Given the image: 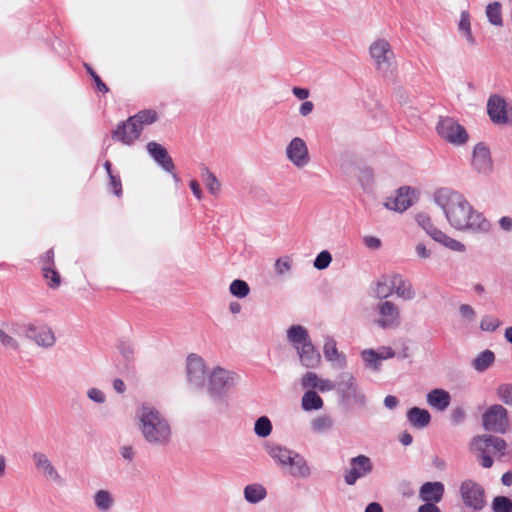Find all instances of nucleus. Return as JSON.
Instances as JSON below:
<instances>
[{"instance_id": "42", "label": "nucleus", "mask_w": 512, "mask_h": 512, "mask_svg": "<svg viewBox=\"0 0 512 512\" xmlns=\"http://www.w3.org/2000/svg\"><path fill=\"white\" fill-rule=\"evenodd\" d=\"M130 118L134 120L135 124L140 125V130L142 131L144 126L151 125L156 122L158 115L154 110H143Z\"/></svg>"}, {"instance_id": "14", "label": "nucleus", "mask_w": 512, "mask_h": 512, "mask_svg": "<svg viewBox=\"0 0 512 512\" xmlns=\"http://www.w3.org/2000/svg\"><path fill=\"white\" fill-rule=\"evenodd\" d=\"M336 388L341 396L347 401H354L357 403H364L365 401V395L360 390L355 377L349 372H343L339 375Z\"/></svg>"}, {"instance_id": "34", "label": "nucleus", "mask_w": 512, "mask_h": 512, "mask_svg": "<svg viewBox=\"0 0 512 512\" xmlns=\"http://www.w3.org/2000/svg\"><path fill=\"white\" fill-rule=\"evenodd\" d=\"M458 31L460 36L465 40V42L470 46L474 47L477 45L476 38L472 33L471 28V18L470 14L467 11H463L460 14V19L458 22Z\"/></svg>"}, {"instance_id": "20", "label": "nucleus", "mask_w": 512, "mask_h": 512, "mask_svg": "<svg viewBox=\"0 0 512 512\" xmlns=\"http://www.w3.org/2000/svg\"><path fill=\"white\" fill-rule=\"evenodd\" d=\"M418 193L411 187H401L397 190L396 195L390 198L385 206L396 212H404L417 200Z\"/></svg>"}, {"instance_id": "36", "label": "nucleus", "mask_w": 512, "mask_h": 512, "mask_svg": "<svg viewBox=\"0 0 512 512\" xmlns=\"http://www.w3.org/2000/svg\"><path fill=\"white\" fill-rule=\"evenodd\" d=\"M93 502L97 510L100 512H109L115 504L113 494L105 489L98 490L94 494Z\"/></svg>"}, {"instance_id": "61", "label": "nucleus", "mask_w": 512, "mask_h": 512, "mask_svg": "<svg viewBox=\"0 0 512 512\" xmlns=\"http://www.w3.org/2000/svg\"><path fill=\"white\" fill-rule=\"evenodd\" d=\"M292 93L299 100H306L310 95V91L308 89L301 87H294L292 89Z\"/></svg>"}, {"instance_id": "52", "label": "nucleus", "mask_w": 512, "mask_h": 512, "mask_svg": "<svg viewBox=\"0 0 512 512\" xmlns=\"http://www.w3.org/2000/svg\"><path fill=\"white\" fill-rule=\"evenodd\" d=\"M498 398L506 405L512 406V384H503L497 388Z\"/></svg>"}, {"instance_id": "45", "label": "nucleus", "mask_w": 512, "mask_h": 512, "mask_svg": "<svg viewBox=\"0 0 512 512\" xmlns=\"http://www.w3.org/2000/svg\"><path fill=\"white\" fill-rule=\"evenodd\" d=\"M43 277L46 280L47 285L51 289H57L61 285V277L60 274L50 266L43 267Z\"/></svg>"}, {"instance_id": "35", "label": "nucleus", "mask_w": 512, "mask_h": 512, "mask_svg": "<svg viewBox=\"0 0 512 512\" xmlns=\"http://www.w3.org/2000/svg\"><path fill=\"white\" fill-rule=\"evenodd\" d=\"M407 419L413 427L421 429L429 425L431 415L426 409L413 407L408 410Z\"/></svg>"}, {"instance_id": "18", "label": "nucleus", "mask_w": 512, "mask_h": 512, "mask_svg": "<svg viewBox=\"0 0 512 512\" xmlns=\"http://www.w3.org/2000/svg\"><path fill=\"white\" fill-rule=\"evenodd\" d=\"M490 446V435L488 434L475 436L470 442V451L476 455L484 468H491L493 465Z\"/></svg>"}, {"instance_id": "1", "label": "nucleus", "mask_w": 512, "mask_h": 512, "mask_svg": "<svg viewBox=\"0 0 512 512\" xmlns=\"http://www.w3.org/2000/svg\"><path fill=\"white\" fill-rule=\"evenodd\" d=\"M433 201L440 208L448 224L458 231L486 230L488 222L475 210L464 195L451 188L437 189Z\"/></svg>"}, {"instance_id": "17", "label": "nucleus", "mask_w": 512, "mask_h": 512, "mask_svg": "<svg viewBox=\"0 0 512 512\" xmlns=\"http://www.w3.org/2000/svg\"><path fill=\"white\" fill-rule=\"evenodd\" d=\"M487 112L495 124L512 123V109H507L506 102L500 96H491L487 103Z\"/></svg>"}, {"instance_id": "46", "label": "nucleus", "mask_w": 512, "mask_h": 512, "mask_svg": "<svg viewBox=\"0 0 512 512\" xmlns=\"http://www.w3.org/2000/svg\"><path fill=\"white\" fill-rule=\"evenodd\" d=\"M493 512H512V501L506 496H497L492 501Z\"/></svg>"}, {"instance_id": "56", "label": "nucleus", "mask_w": 512, "mask_h": 512, "mask_svg": "<svg viewBox=\"0 0 512 512\" xmlns=\"http://www.w3.org/2000/svg\"><path fill=\"white\" fill-rule=\"evenodd\" d=\"M415 252L418 258L421 260H426L432 255V251L422 242L416 244Z\"/></svg>"}, {"instance_id": "5", "label": "nucleus", "mask_w": 512, "mask_h": 512, "mask_svg": "<svg viewBox=\"0 0 512 512\" xmlns=\"http://www.w3.org/2000/svg\"><path fill=\"white\" fill-rule=\"evenodd\" d=\"M207 379V394L213 401H220L227 391L237 385L239 375L218 366L208 373Z\"/></svg>"}, {"instance_id": "28", "label": "nucleus", "mask_w": 512, "mask_h": 512, "mask_svg": "<svg viewBox=\"0 0 512 512\" xmlns=\"http://www.w3.org/2000/svg\"><path fill=\"white\" fill-rule=\"evenodd\" d=\"M146 149L150 156L158 163L165 171L172 172L175 169L171 157L168 155L167 150L156 142H149Z\"/></svg>"}, {"instance_id": "57", "label": "nucleus", "mask_w": 512, "mask_h": 512, "mask_svg": "<svg viewBox=\"0 0 512 512\" xmlns=\"http://www.w3.org/2000/svg\"><path fill=\"white\" fill-rule=\"evenodd\" d=\"M363 242L367 248L373 249V250L379 249L382 245L381 240L375 236H365L363 238Z\"/></svg>"}, {"instance_id": "2", "label": "nucleus", "mask_w": 512, "mask_h": 512, "mask_svg": "<svg viewBox=\"0 0 512 512\" xmlns=\"http://www.w3.org/2000/svg\"><path fill=\"white\" fill-rule=\"evenodd\" d=\"M135 420L142 439L154 448H165L172 443L173 428L168 417L150 402H142L135 412Z\"/></svg>"}, {"instance_id": "7", "label": "nucleus", "mask_w": 512, "mask_h": 512, "mask_svg": "<svg viewBox=\"0 0 512 512\" xmlns=\"http://www.w3.org/2000/svg\"><path fill=\"white\" fill-rule=\"evenodd\" d=\"M373 324L382 330H395L402 324L400 307L391 300L379 301L373 309Z\"/></svg>"}, {"instance_id": "60", "label": "nucleus", "mask_w": 512, "mask_h": 512, "mask_svg": "<svg viewBox=\"0 0 512 512\" xmlns=\"http://www.w3.org/2000/svg\"><path fill=\"white\" fill-rule=\"evenodd\" d=\"M88 72L93 77L99 91L106 93L108 91L107 86L101 81L100 77L90 68L87 67Z\"/></svg>"}, {"instance_id": "31", "label": "nucleus", "mask_w": 512, "mask_h": 512, "mask_svg": "<svg viewBox=\"0 0 512 512\" xmlns=\"http://www.w3.org/2000/svg\"><path fill=\"white\" fill-rule=\"evenodd\" d=\"M393 294L403 301H411L416 297L412 283L400 274L395 276Z\"/></svg>"}, {"instance_id": "8", "label": "nucleus", "mask_w": 512, "mask_h": 512, "mask_svg": "<svg viewBox=\"0 0 512 512\" xmlns=\"http://www.w3.org/2000/svg\"><path fill=\"white\" fill-rule=\"evenodd\" d=\"M459 494L463 505L472 512H480L486 506L485 490L474 480L462 481L459 486Z\"/></svg>"}, {"instance_id": "37", "label": "nucleus", "mask_w": 512, "mask_h": 512, "mask_svg": "<svg viewBox=\"0 0 512 512\" xmlns=\"http://www.w3.org/2000/svg\"><path fill=\"white\" fill-rule=\"evenodd\" d=\"M310 427L313 433L324 434L333 429L334 420L328 414H321L311 420Z\"/></svg>"}, {"instance_id": "62", "label": "nucleus", "mask_w": 512, "mask_h": 512, "mask_svg": "<svg viewBox=\"0 0 512 512\" xmlns=\"http://www.w3.org/2000/svg\"><path fill=\"white\" fill-rule=\"evenodd\" d=\"M314 104L311 101H305L300 105L299 113L301 116H308L312 113Z\"/></svg>"}, {"instance_id": "27", "label": "nucleus", "mask_w": 512, "mask_h": 512, "mask_svg": "<svg viewBox=\"0 0 512 512\" xmlns=\"http://www.w3.org/2000/svg\"><path fill=\"white\" fill-rule=\"evenodd\" d=\"M445 487L442 482H425L419 490V498L425 503H438L442 500Z\"/></svg>"}, {"instance_id": "13", "label": "nucleus", "mask_w": 512, "mask_h": 512, "mask_svg": "<svg viewBox=\"0 0 512 512\" xmlns=\"http://www.w3.org/2000/svg\"><path fill=\"white\" fill-rule=\"evenodd\" d=\"M32 461L37 473L43 479L57 485L64 483L63 476L46 453L42 451L34 452L32 454Z\"/></svg>"}, {"instance_id": "30", "label": "nucleus", "mask_w": 512, "mask_h": 512, "mask_svg": "<svg viewBox=\"0 0 512 512\" xmlns=\"http://www.w3.org/2000/svg\"><path fill=\"white\" fill-rule=\"evenodd\" d=\"M296 351L299 356L300 362L306 368H316L319 366L321 362V356L319 352L315 349L312 342H309L306 345L304 344Z\"/></svg>"}, {"instance_id": "58", "label": "nucleus", "mask_w": 512, "mask_h": 512, "mask_svg": "<svg viewBox=\"0 0 512 512\" xmlns=\"http://www.w3.org/2000/svg\"><path fill=\"white\" fill-rule=\"evenodd\" d=\"M110 186L116 196H120L122 194V185L119 177L115 175H110Z\"/></svg>"}, {"instance_id": "12", "label": "nucleus", "mask_w": 512, "mask_h": 512, "mask_svg": "<svg viewBox=\"0 0 512 512\" xmlns=\"http://www.w3.org/2000/svg\"><path fill=\"white\" fill-rule=\"evenodd\" d=\"M285 157L298 170L306 168L311 157L307 143L301 137H293L285 148Z\"/></svg>"}, {"instance_id": "41", "label": "nucleus", "mask_w": 512, "mask_h": 512, "mask_svg": "<svg viewBox=\"0 0 512 512\" xmlns=\"http://www.w3.org/2000/svg\"><path fill=\"white\" fill-rule=\"evenodd\" d=\"M202 178L208 192L213 196H218L221 190V183L218 178L208 169L202 171Z\"/></svg>"}, {"instance_id": "48", "label": "nucleus", "mask_w": 512, "mask_h": 512, "mask_svg": "<svg viewBox=\"0 0 512 512\" xmlns=\"http://www.w3.org/2000/svg\"><path fill=\"white\" fill-rule=\"evenodd\" d=\"M0 345L4 349L11 350V351H17L20 348L19 342L13 336L9 335L1 328H0Z\"/></svg>"}, {"instance_id": "15", "label": "nucleus", "mask_w": 512, "mask_h": 512, "mask_svg": "<svg viewBox=\"0 0 512 512\" xmlns=\"http://www.w3.org/2000/svg\"><path fill=\"white\" fill-rule=\"evenodd\" d=\"M372 469L373 465L369 457L359 455L352 458L349 463V468L344 474L345 483L347 485H354L358 479L370 474Z\"/></svg>"}, {"instance_id": "24", "label": "nucleus", "mask_w": 512, "mask_h": 512, "mask_svg": "<svg viewBox=\"0 0 512 512\" xmlns=\"http://www.w3.org/2000/svg\"><path fill=\"white\" fill-rule=\"evenodd\" d=\"M396 273L384 274L375 280L370 286L371 296L380 301L388 300L393 294Z\"/></svg>"}, {"instance_id": "3", "label": "nucleus", "mask_w": 512, "mask_h": 512, "mask_svg": "<svg viewBox=\"0 0 512 512\" xmlns=\"http://www.w3.org/2000/svg\"><path fill=\"white\" fill-rule=\"evenodd\" d=\"M264 450L291 476L305 479L311 475L307 461L299 453L273 442H266Z\"/></svg>"}, {"instance_id": "54", "label": "nucleus", "mask_w": 512, "mask_h": 512, "mask_svg": "<svg viewBox=\"0 0 512 512\" xmlns=\"http://www.w3.org/2000/svg\"><path fill=\"white\" fill-rule=\"evenodd\" d=\"M87 397L92 402L97 403V404H104L106 402V395L99 388H95V387L89 388L87 390Z\"/></svg>"}, {"instance_id": "51", "label": "nucleus", "mask_w": 512, "mask_h": 512, "mask_svg": "<svg viewBox=\"0 0 512 512\" xmlns=\"http://www.w3.org/2000/svg\"><path fill=\"white\" fill-rule=\"evenodd\" d=\"M501 325V322L498 318L491 316V315H485L482 317L480 322V328L483 331L492 332L496 330Z\"/></svg>"}, {"instance_id": "23", "label": "nucleus", "mask_w": 512, "mask_h": 512, "mask_svg": "<svg viewBox=\"0 0 512 512\" xmlns=\"http://www.w3.org/2000/svg\"><path fill=\"white\" fill-rule=\"evenodd\" d=\"M394 356L395 352L391 347L388 346H383L378 350L364 349L361 352V358L365 366L374 371H378L380 369L382 360H387L393 358Z\"/></svg>"}, {"instance_id": "32", "label": "nucleus", "mask_w": 512, "mask_h": 512, "mask_svg": "<svg viewBox=\"0 0 512 512\" xmlns=\"http://www.w3.org/2000/svg\"><path fill=\"white\" fill-rule=\"evenodd\" d=\"M287 339L295 350L311 342L307 329L301 325L291 326L287 330Z\"/></svg>"}, {"instance_id": "64", "label": "nucleus", "mask_w": 512, "mask_h": 512, "mask_svg": "<svg viewBox=\"0 0 512 512\" xmlns=\"http://www.w3.org/2000/svg\"><path fill=\"white\" fill-rule=\"evenodd\" d=\"M418 512H441L440 509L433 503H424L419 506Z\"/></svg>"}, {"instance_id": "21", "label": "nucleus", "mask_w": 512, "mask_h": 512, "mask_svg": "<svg viewBox=\"0 0 512 512\" xmlns=\"http://www.w3.org/2000/svg\"><path fill=\"white\" fill-rule=\"evenodd\" d=\"M471 165L473 169L482 175H488L493 170V162L489 148L484 143L475 145L472 152Z\"/></svg>"}, {"instance_id": "26", "label": "nucleus", "mask_w": 512, "mask_h": 512, "mask_svg": "<svg viewBox=\"0 0 512 512\" xmlns=\"http://www.w3.org/2000/svg\"><path fill=\"white\" fill-rule=\"evenodd\" d=\"M324 357L333 367L343 369L347 365L346 356L337 349L336 342L331 337H326L323 345Z\"/></svg>"}, {"instance_id": "47", "label": "nucleus", "mask_w": 512, "mask_h": 512, "mask_svg": "<svg viewBox=\"0 0 512 512\" xmlns=\"http://www.w3.org/2000/svg\"><path fill=\"white\" fill-rule=\"evenodd\" d=\"M292 269V259L290 256H283L278 258L274 263V270L278 276L288 274Z\"/></svg>"}, {"instance_id": "33", "label": "nucleus", "mask_w": 512, "mask_h": 512, "mask_svg": "<svg viewBox=\"0 0 512 512\" xmlns=\"http://www.w3.org/2000/svg\"><path fill=\"white\" fill-rule=\"evenodd\" d=\"M243 496L249 504H258L267 497V489L260 483L248 484L243 489Z\"/></svg>"}, {"instance_id": "10", "label": "nucleus", "mask_w": 512, "mask_h": 512, "mask_svg": "<svg viewBox=\"0 0 512 512\" xmlns=\"http://www.w3.org/2000/svg\"><path fill=\"white\" fill-rule=\"evenodd\" d=\"M482 425L486 431L504 434L509 428L507 409L500 404L489 406L482 414Z\"/></svg>"}, {"instance_id": "4", "label": "nucleus", "mask_w": 512, "mask_h": 512, "mask_svg": "<svg viewBox=\"0 0 512 512\" xmlns=\"http://www.w3.org/2000/svg\"><path fill=\"white\" fill-rule=\"evenodd\" d=\"M368 55L375 70L381 74L389 73L395 65L393 47L385 37H376L371 41Z\"/></svg>"}, {"instance_id": "25", "label": "nucleus", "mask_w": 512, "mask_h": 512, "mask_svg": "<svg viewBox=\"0 0 512 512\" xmlns=\"http://www.w3.org/2000/svg\"><path fill=\"white\" fill-rule=\"evenodd\" d=\"M301 385L303 388H308L309 390H317L321 393L330 392L336 389V383L326 379L319 377L314 372H307L301 378Z\"/></svg>"}, {"instance_id": "59", "label": "nucleus", "mask_w": 512, "mask_h": 512, "mask_svg": "<svg viewBox=\"0 0 512 512\" xmlns=\"http://www.w3.org/2000/svg\"><path fill=\"white\" fill-rule=\"evenodd\" d=\"M190 189L197 200H202L203 192L199 183L196 180H191L189 183Z\"/></svg>"}, {"instance_id": "39", "label": "nucleus", "mask_w": 512, "mask_h": 512, "mask_svg": "<svg viewBox=\"0 0 512 512\" xmlns=\"http://www.w3.org/2000/svg\"><path fill=\"white\" fill-rule=\"evenodd\" d=\"M494 360V353L490 350H485L477 355L472 362V366L476 371L484 372L493 364Z\"/></svg>"}, {"instance_id": "16", "label": "nucleus", "mask_w": 512, "mask_h": 512, "mask_svg": "<svg viewBox=\"0 0 512 512\" xmlns=\"http://www.w3.org/2000/svg\"><path fill=\"white\" fill-rule=\"evenodd\" d=\"M186 376L189 384L202 387L206 376V365L202 357L190 354L186 359Z\"/></svg>"}, {"instance_id": "38", "label": "nucleus", "mask_w": 512, "mask_h": 512, "mask_svg": "<svg viewBox=\"0 0 512 512\" xmlns=\"http://www.w3.org/2000/svg\"><path fill=\"white\" fill-rule=\"evenodd\" d=\"M324 402L316 391H306L301 399V407L304 411L320 410L323 408Z\"/></svg>"}, {"instance_id": "9", "label": "nucleus", "mask_w": 512, "mask_h": 512, "mask_svg": "<svg viewBox=\"0 0 512 512\" xmlns=\"http://www.w3.org/2000/svg\"><path fill=\"white\" fill-rule=\"evenodd\" d=\"M436 131L443 140L453 146H462L469 139L466 129L451 117H441L436 125Z\"/></svg>"}, {"instance_id": "6", "label": "nucleus", "mask_w": 512, "mask_h": 512, "mask_svg": "<svg viewBox=\"0 0 512 512\" xmlns=\"http://www.w3.org/2000/svg\"><path fill=\"white\" fill-rule=\"evenodd\" d=\"M414 220L429 237L445 248L459 253L466 250V247L462 242L448 236L445 232L438 229L434 225L432 217L427 212H417L414 215Z\"/></svg>"}, {"instance_id": "44", "label": "nucleus", "mask_w": 512, "mask_h": 512, "mask_svg": "<svg viewBox=\"0 0 512 512\" xmlns=\"http://www.w3.org/2000/svg\"><path fill=\"white\" fill-rule=\"evenodd\" d=\"M272 432V423L267 416L259 417L254 424V433L260 438L268 437Z\"/></svg>"}, {"instance_id": "50", "label": "nucleus", "mask_w": 512, "mask_h": 512, "mask_svg": "<svg viewBox=\"0 0 512 512\" xmlns=\"http://www.w3.org/2000/svg\"><path fill=\"white\" fill-rule=\"evenodd\" d=\"M332 262V255L329 251H321L314 259L313 266L317 270H324L329 267Z\"/></svg>"}, {"instance_id": "29", "label": "nucleus", "mask_w": 512, "mask_h": 512, "mask_svg": "<svg viewBox=\"0 0 512 512\" xmlns=\"http://www.w3.org/2000/svg\"><path fill=\"white\" fill-rule=\"evenodd\" d=\"M426 402L432 409L445 411L450 405L451 396L448 391L435 388L427 393Z\"/></svg>"}, {"instance_id": "55", "label": "nucleus", "mask_w": 512, "mask_h": 512, "mask_svg": "<svg viewBox=\"0 0 512 512\" xmlns=\"http://www.w3.org/2000/svg\"><path fill=\"white\" fill-rule=\"evenodd\" d=\"M121 457L128 463H131L135 458V449L131 445H123L119 449Z\"/></svg>"}, {"instance_id": "11", "label": "nucleus", "mask_w": 512, "mask_h": 512, "mask_svg": "<svg viewBox=\"0 0 512 512\" xmlns=\"http://www.w3.org/2000/svg\"><path fill=\"white\" fill-rule=\"evenodd\" d=\"M24 336L41 348H51L56 343L53 329L44 323L29 322L22 326Z\"/></svg>"}, {"instance_id": "22", "label": "nucleus", "mask_w": 512, "mask_h": 512, "mask_svg": "<svg viewBox=\"0 0 512 512\" xmlns=\"http://www.w3.org/2000/svg\"><path fill=\"white\" fill-rule=\"evenodd\" d=\"M140 125L135 124L130 117L120 123L116 130L112 133V138L124 145H132L141 135Z\"/></svg>"}, {"instance_id": "40", "label": "nucleus", "mask_w": 512, "mask_h": 512, "mask_svg": "<svg viewBox=\"0 0 512 512\" xmlns=\"http://www.w3.org/2000/svg\"><path fill=\"white\" fill-rule=\"evenodd\" d=\"M486 17L490 24L501 27L503 25L502 6L499 2H492L486 6Z\"/></svg>"}, {"instance_id": "53", "label": "nucleus", "mask_w": 512, "mask_h": 512, "mask_svg": "<svg viewBox=\"0 0 512 512\" xmlns=\"http://www.w3.org/2000/svg\"><path fill=\"white\" fill-rule=\"evenodd\" d=\"M459 314L466 323H471L476 318V312L474 308L468 304H461L459 306Z\"/></svg>"}, {"instance_id": "49", "label": "nucleus", "mask_w": 512, "mask_h": 512, "mask_svg": "<svg viewBox=\"0 0 512 512\" xmlns=\"http://www.w3.org/2000/svg\"><path fill=\"white\" fill-rule=\"evenodd\" d=\"M491 455L504 456L507 449V443L504 439L490 435Z\"/></svg>"}, {"instance_id": "43", "label": "nucleus", "mask_w": 512, "mask_h": 512, "mask_svg": "<svg viewBox=\"0 0 512 512\" xmlns=\"http://www.w3.org/2000/svg\"><path fill=\"white\" fill-rule=\"evenodd\" d=\"M229 292L236 298H246L250 293V287L246 281L241 279L233 280L229 285Z\"/></svg>"}, {"instance_id": "19", "label": "nucleus", "mask_w": 512, "mask_h": 512, "mask_svg": "<svg viewBox=\"0 0 512 512\" xmlns=\"http://www.w3.org/2000/svg\"><path fill=\"white\" fill-rule=\"evenodd\" d=\"M490 446V435L488 434L475 436L470 442V451L476 455L484 468H491L493 465Z\"/></svg>"}, {"instance_id": "63", "label": "nucleus", "mask_w": 512, "mask_h": 512, "mask_svg": "<svg viewBox=\"0 0 512 512\" xmlns=\"http://www.w3.org/2000/svg\"><path fill=\"white\" fill-rule=\"evenodd\" d=\"M499 225L504 231L512 230V218L509 216H503L499 219Z\"/></svg>"}]
</instances>
